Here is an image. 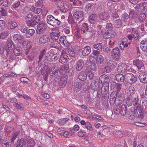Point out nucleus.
I'll return each mask as SVG.
<instances>
[{
  "mask_svg": "<svg viewBox=\"0 0 147 147\" xmlns=\"http://www.w3.org/2000/svg\"><path fill=\"white\" fill-rule=\"evenodd\" d=\"M97 16L96 14H92L89 17V21L91 24L94 23L97 20Z\"/></svg>",
  "mask_w": 147,
  "mask_h": 147,
  "instance_id": "c9c22d12",
  "label": "nucleus"
},
{
  "mask_svg": "<svg viewBox=\"0 0 147 147\" xmlns=\"http://www.w3.org/2000/svg\"><path fill=\"white\" fill-rule=\"evenodd\" d=\"M30 10L36 14H39L42 11V9L41 8H38L34 6H32L30 8Z\"/></svg>",
  "mask_w": 147,
  "mask_h": 147,
  "instance_id": "e433bc0d",
  "label": "nucleus"
},
{
  "mask_svg": "<svg viewBox=\"0 0 147 147\" xmlns=\"http://www.w3.org/2000/svg\"><path fill=\"white\" fill-rule=\"evenodd\" d=\"M99 17L100 18L104 20L108 19L109 17V14L107 12H102L100 14Z\"/></svg>",
  "mask_w": 147,
  "mask_h": 147,
  "instance_id": "393cba45",
  "label": "nucleus"
},
{
  "mask_svg": "<svg viewBox=\"0 0 147 147\" xmlns=\"http://www.w3.org/2000/svg\"><path fill=\"white\" fill-rule=\"evenodd\" d=\"M7 45L6 47V50L7 52H11L13 51L14 48L13 42L10 39H8L7 42Z\"/></svg>",
  "mask_w": 147,
  "mask_h": 147,
  "instance_id": "f8f14e48",
  "label": "nucleus"
},
{
  "mask_svg": "<svg viewBox=\"0 0 147 147\" xmlns=\"http://www.w3.org/2000/svg\"><path fill=\"white\" fill-rule=\"evenodd\" d=\"M124 95L122 94L119 93L117 95L115 91L112 92L110 96V103L111 105L114 104L116 106L120 105L124 101Z\"/></svg>",
  "mask_w": 147,
  "mask_h": 147,
  "instance_id": "f257e3e1",
  "label": "nucleus"
},
{
  "mask_svg": "<svg viewBox=\"0 0 147 147\" xmlns=\"http://www.w3.org/2000/svg\"><path fill=\"white\" fill-rule=\"evenodd\" d=\"M73 88L76 92H78L82 87V85L81 83L78 82H74L73 85Z\"/></svg>",
  "mask_w": 147,
  "mask_h": 147,
  "instance_id": "4be33fe9",
  "label": "nucleus"
},
{
  "mask_svg": "<svg viewBox=\"0 0 147 147\" xmlns=\"http://www.w3.org/2000/svg\"><path fill=\"white\" fill-rule=\"evenodd\" d=\"M95 31L93 28L90 26H87L85 32H84V35L85 36H90L94 34Z\"/></svg>",
  "mask_w": 147,
  "mask_h": 147,
  "instance_id": "ddd939ff",
  "label": "nucleus"
},
{
  "mask_svg": "<svg viewBox=\"0 0 147 147\" xmlns=\"http://www.w3.org/2000/svg\"><path fill=\"white\" fill-rule=\"evenodd\" d=\"M60 46V44L55 40L51 43L50 45L51 48L53 47L57 49H59Z\"/></svg>",
  "mask_w": 147,
  "mask_h": 147,
  "instance_id": "f704fd0d",
  "label": "nucleus"
},
{
  "mask_svg": "<svg viewBox=\"0 0 147 147\" xmlns=\"http://www.w3.org/2000/svg\"><path fill=\"white\" fill-rule=\"evenodd\" d=\"M35 32V30L33 29H29L27 32L26 37L30 38L32 36Z\"/></svg>",
  "mask_w": 147,
  "mask_h": 147,
  "instance_id": "79ce46f5",
  "label": "nucleus"
},
{
  "mask_svg": "<svg viewBox=\"0 0 147 147\" xmlns=\"http://www.w3.org/2000/svg\"><path fill=\"white\" fill-rule=\"evenodd\" d=\"M146 15L144 13H141L140 14L139 18V20L141 21H143L146 19Z\"/></svg>",
  "mask_w": 147,
  "mask_h": 147,
  "instance_id": "e2e57ef3",
  "label": "nucleus"
},
{
  "mask_svg": "<svg viewBox=\"0 0 147 147\" xmlns=\"http://www.w3.org/2000/svg\"><path fill=\"white\" fill-rule=\"evenodd\" d=\"M126 64L119 63L117 68V70L118 72H121L123 73L125 72Z\"/></svg>",
  "mask_w": 147,
  "mask_h": 147,
  "instance_id": "a211bd4d",
  "label": "nucleus"
},
{
  "mask_svg": "<svg viewBox=\"0 0 147 147\" xmlns=\"http://www.w3.org/2000/svg\"><path fill=\"white\" fill-rule=\"evenodd\" d=\"M9 33L8 31L4 30L2 32L0 35V38L4 39L6 38L9 35Z\"/></svg>",
  "mask_w": 147,
  "mask_h": 147,
  "instance_id": "ea45409f",
  "label": "nucleus"
},
{
  "mask_svg": "<svg viewBox=\"0 0 147 147\" xmlns=\"http://www.w3.org/2000/svg\"><path fill=\"white\" fill-rule=\"evenodd\" d=\"M120 51L118 47L113 48L111 51L112 57L116 61H118L121 56Z\"/></svg>",
  "mask_w": 147,
  "mask_h": 147,
  "instance_id": "423d86ee",
  "label": "nucleus"
},
{
  "mask_svg": "<svg viewBox=\"0 0 147 147\" xmlns=\"http://www.w3.org/2000/svg\"><path fill=\"white\" fill-rule=\"evenodd\" d=\"M46 50L45 49H43L40 52V55L39 56V60H38V63H39L42 60V58L44 56L45 53H46Z\"/></svg>",
  "mask_w": 147,
  "mask_h": 147,
  "instance_id": "5fc2aeb1",
  "label": "nucleus"
},
{
  "mask_svg": "<svg viewBox=\"0 0 147 147\" xmlns=\"http://www.w3.org/2000/svg\"><path fill=\"white\" fill-rule=\"evenodd\" d=\"M136 16V13L134 10H131L130 11L129 13V16L131 18H133Z\"/></svg>",
  "mask_w": 147,
  "mask_h": 147,
  "instance_id": "69168bd1",
  "label": "nucleus"
},
{
  "mask_svg": "<svg viewBox=\"0 0 147 147\" xmlns=\"http://www.w3.org/2000/svg\"><path fill=\"white\" fill-rule=\"evenodd\" d=\"M135 89L134 87L131 86H129L127 89V93L128 96H132L135 93Z\"/></svg>",
  "mask_w": 147,
  "mask_h": 147,
  "instance_id": "473e14b6",
  "label": "nucleus"
},
{
  "mask_svg": "<svg viewBox=\"0 0 147 147\" xmlns=\"http://www.w3.org/2000/svg\"><path fill=\"white\" fill-rule=\"evenodd\" d=\"M140 48L143 51H146L147 50V40L146 39L142 40L140 44Z\"/></svg>",
  "mask_w": 147,
  "mask_h": 147,
  "instance_id": "b1692460",
  "label": "nucleus"
},
{
  "mask_svg": "<svg viewBox=\"0 0 147 147\" xmlns=\"http://www.w3.org/2000/svg\"><path fill=\"white\" fill-rule=\"evenodd\" d=\"M42 10L41 12L42 15L43 16L45 17L48 12V9L43 5L42 6Z\"/></svg>",
  "mask_w": 147,
  "mask_h": 147,
  "instance_id": "37998d69",
  "label": "nucleus"
},
{
  "mask_svg": "<svg viewBox=\"0 0 147 147\" xmlns=\"http://www.w3.org/2000/svg\"><path fill=\"white\" fill-rule=\"evenodd\" d=\"M35 144V142L32 140H29L27 144L28 147H33Z\"/></svg>",
  "mask_w": 147,
  "mask_h": 147,
  "instance_id": "de8ad7c7",
  "label": "nucleus"
},
{
  "mask_svg": "<svg viewBox=\"0 0 147 147\" xmlns=\"http://www.w3.org/2000/svg\"><path fill=\"white\" fill-rule=\"evenodd\" d=\"M13 51L14 54L16 56L19 55L21 53V51L19 48L15 49L13 50Z\"/></svg>",
  "mask_w": 147,
  "mask_h": 147,
  "instance_id": "680f3d73",
  "label": "nucleus"
},
{
  "mask_svg": "<svg viewBox=\"0 0 147 147\" xmlns=\"http://www.w3.org/2000/svg\"><path fill=\"white\" fill-rule=\"evenodd\" d=\"M84 13L82 11H77L74 12L73 16L75 18L76 20H80L83 17Z\"/></svg>",
  "mask_w": 147,
  "mask_h": 147,
  "instance_id": "2eb2a0df",
  "label": "nucleus"
},
{
  "mask_svg": "<svg viewBox=\"0 0 147 147\" xmlns=\"http://www.w3.org/2000/svg\"><path fill=\"white\" fill-rule=\"evenodd\" d=\"M134 64L136 65L139 69H140L141 68H143L144 65L142 61L139 60L138 59L134 61Z\"/></svg>",
  "mask_w": 147,
  "mask_h": 147,
  "instance_id": "6ab92c4d",
  "label": "nucleus"
},
{
  "mask_svg": "<svg viewBox=\"0 0 147 147\" xmlns=\"http://www.w3.org/2000/svg\"><path fill=\"white\" fill-rule=\"evenodd\" d=\"M129 16L127 13H125L122 15V20L125 22L128 18Z\"/></svg>",
  "mask_w": 147,
  "mask_h": 147,
  "instance_id": "774afa93",
  "label": "nucleus"
},
{
  "mask_svg": "<svg viewBox=\"0 0 147 147\" xmlns=\"http://www.w3.org/2000/svg\"><path fill=\"white\" fill-rule=\"evenodd\" d=\"M82 3V1L81 0H77L75 2L73 3L72 5L76 6V7L77 8L80 6Z\"/></svg>",
  "mask_w": 147,
  "mask_h": 147,
  "instance_id": "c03bdc74",
  "label": "nucleus"
},
{
  "mask_svg": "<svg viewBox=\"0 0 147 147\" xmlns=\"http://www.w3.org/2000/svg\"><path fill=\"white\" fill-rule=\"evenodd\" d=\"M0 13H1L0 16L5 17L7 15V12L5 9L3 7H1L0 10Z\"/></svg>",
  "mask_w": 147,
  "mask_h": 147,
  "instance_id": "603ef678",
  "label": "nucleus"
},
{
  "mask_svg": "<svg viewBox=\"0 0 147 147\" xmlns=\"http://www.w3.org/2000/svg\"><path fill=\"white\" fill-rule=\"evenodd\" d=\"M99 81H100L102 84H108L110 81L109 77L107 75L103 74L100 76L99 79H98Z\"/></svg>",
  "mask_w": 147,
  "mask_h": 147,
  "instance_id": "9b49d317",
  "label": "nucleus"
},
{
  "mask_svg": "<svg viewBox=\"0 0 147 147\" xmlns=\"http://www.w3.org/2000/svg\"><path fill=\"white\" fill-rule=\"evenodd\" d=\"M15 106L16 109H19L21 111L23 110V105L21 103L18 102L15 103Z\"/></svg>",
  "mask_w": 147,
  "mask_h": 147,
  "instance_id": "3c124183",
  "label": "nucleus"
},
{
  "mask_svg": "<svg viewBox=\"0 0 147 147\" xmlns=\"http://www.w3.org/2000/svg\"><path fill=\"white\" fill-rule=\"evenodd\" d=\"M69 69V65L67 64H63L61 65L60 69L59 72L63 74V72L66 73L68 71Z\"/></svg>",
  "mask_w": 147,
  "mask_h": 147,
  "instance_id": "bb28decb",
  "label": "nucleus"
},
{
  "mask_svg": "<svg viewBox=\"0 0 147 147\" xmlns=\"http://www.w3.org/2000/svg\"><path fill=\"white\" fill-rule=\"evenodd\" d=\"M14 41L17 43L21 44L24 40V38L19 34H14L13 36Z\"/></svg>",
  "mask_w": 147,
  "mask_h": 147,
  "instance_id": "4468645a",
  "label": "nucleus"
},
{
  "mask_svg": "<svg viewBox=\"0 0 147 147\" xmlns=\"http://www.w3.org/2000/svg\"><path fill=\"white\" fill-rule=\"evenodd\" d=\"M20 132L18 130H15L13 131L11 136V142H13L16 138H18V136L20 134Z\"/></svg>",
  "mask_w": 147,
  "mask_h": 147,
  "instance_id": "c85d7f7f",
  "label": "nucleus"
},
{
  "mask_svg": "<svg viewBox=\"0 0 147 147\" xmlns=\"http://www.w3.org/2000/svg\"><path fill=\"white\" fill-rule=\"evenodd\" d=\"M104 59L103 57L100 55L98 56L96 59V63L98 64H102L104 62Z\"/></svg>",
  "mask_w": 147,
  "mask_h": 147,
  "instance_id": "58836bf2",
  "label": "nucleus"
},
{
  "mask_svg": "<svg viewBox=\"0 0 147 147\" xmlns=\"http://www.w3.org/2000/svg\"><path fill=\"white\" fill-rule=\"evenodd\" d=\"M59 66L58 65H54L51 68H50V69H51L54 71V72L57 73L59 70Z\"/></svg>",
  "mask_w": 147,
  "mask_h": 147,
  "instance_id": "49530a36",
  "label": "nucleus"
},
{
  "mask_svg": "<svg viewBox=\"0 0 147 147\" xmlns=\"http://www.w3.org/2000/svg\"><path fill=\"white\" fill-rule=\"evenodd\" d=\"M133 39L135 41H138L139 39L140 38V33L138 31L135 34H133Z\"/></svg>",
  "mask_w": 147,
  "mask_h": 147,
  "instance_id": "864d4df0",
  "label": "nucleus"
},
{
  "mask_svg": "<svg viewBox=\"0 0 147 147\" xmlns=\"http://www.w3.org/2000/svg\"><path fill=\"white\" fill-rule=\"evenodd\" d=\"M67 54L72 57H74L76 55V53L72 47L67 48Z\"/></svg>",
  "mask_w": 147,
  "mask_h": 147,
  "instance_id": "72a5a7b5",
  "label": "nucleus"
},
{
  "mask_svg": "<svg viewBox=\"0 0 147 147\" xmlns=\"http://www.w3.org/2000/svg\"><path fill=\"white\" fill-rule=\"evenodd\" d=\"M106 26V28L108 29H111L113 28L112 24L110 23L109 21H108L107 22Z\"/></svg>",
  "mask_w": 147,
  "mask_h": 147,
  "instance_id": "0e129e2a",
  "label": "nucleus"
},
{
  "mask_svg": "<svg viewBox=\"0 0 147 147\" xmlns=\"http://www.w3.org/2000/svg\"><path fill=\"white\" fill-rule=\"evenodd\" d=\"M102 43H100L95 44L93 45V47L95 49L100 51L102 50Z\"/></svg>",
  "mask_w": 147,
  "mask_h": 147,
  "instance_id": "a19ab883",
  "label": "nucleus"
},
{
  "mask_svg": "<svg viewBox=\"0 0 147 147\" xmlns=\"http://www.w3.org/2000/svg\"><path fill=\"white\" fill-rule=\"evenodd\" d=\"M138 96L136 95L133 98L132 96H128L126 98V103L128 107H130L133 105L134 106L136 103H137L138 102Z\"/></svg>",
  "mask_w": 147,
  "mask_h": 147,
  "instance_id": "20e7f679",
  "label": "nucleus"
},
{
  "mask_svg": "<svg viewBox=\"0 0 147 147\" xmlns=\"http://www.w3.org/2000/svg\"><path fill=\"white\" fill-rule=\"evenodd\" d=\"M87 26V24L86 23H85L84 24H83L81 27V32L84 35V32H85L86 31V30Z\"/></svg>",
  "mask_w": 147,
  "mask_h": 147,
  "instance_id": "4d7b16f0",
  "label": "nucleus"
},
{
  "mask_svg": "<svg viewBox=\"0 0 147 147\" xmlns=\"http://www.w3.org/2000/svg\"><path fill=\"white\" fill-rule=\"evenodd\" d=\"M8 27L10 29H14L18 26V24L17 23L13 21L10 20L8 21Z\"/></svg>",
  "mask_w": 147,
  "mask_h": 147,
  "instance_id": "cd10ccee",
  "label": "nucleus"
},
{
  "mask_svg": "<svg viewBox=\"0 0 147 147\" xmlns=\"http://www.w3.org/2000/svg\"><path fill=\"white\" fill-rule=\"evenodd\" d=\"M96 65L94 63H90L88 65V68L93 70H94L96 69Z\"/></svg>",
  "mask_w": 147,
  "mask_h": 147,
  "instance_id": "338daca9",
  "label": "nucleus"
},
{
  "mask_svg": "<svg viewBox=\"0 0 147 147\" xmlns=\"http://www.w3.org/2000/svg\"><path fill=\"white\" fill-rule=\"evenodd\" d=\"M94 81L92 82L90 85V88L92 90H97L99 87V81L97 77H94Z\"/></svg>",
  "mask_w": 147,
  "mask_h": 147,
  "instance_id": "1a4fd4ad",
  "label": "nucleus"
},
{
  "mask_svg": "<svg viewBox=\"0 0 147 147\" xmlns=\"http://www.w3.org/2000/svg\"><path fill=\"white\" fill-rule=\"evenodd\" d=\"M26 144L25 140L22 138L18 140L17 142V146L16 147H22Z\"/></svg>",
  "mask_w": 147,
  "mask_h": 147,
  "instance_id": "2f4dec72",
  "label": "nucleus"
},
{
  "mask_svg": "<svg viewBox=\"0 0 147 147\" xmlns=\"http://www.w3.org/2000/svg\"><path fill=\"white\" fill-rule=\"evenodd\" d=\"M60 36V33L58 31L57 32H51L50 34V37L52 40H56L59 38Z\"/></svg>",
  "mask_w": 147,
  "mask_h": 147,
  "instance_id": "a878e982",
  "label": "nucleus"
},
{
  "mask_svg": "<svg viewBox=\"0 0 147 147\" xmlns=\"http://www.w3.org/2000/svg\"><path fill=\"white\" fill-rule=\"evenodd\" d=\"M91 52L90 47L86 46L84 47L82 50V54L84 56H86L88 55Z\"/></svg>",
  "mask_w": 147,
  "mask_h": 147,
  "instance_id": "dca6fc26",
  "label": "nucleus"
},
{
  "mask_svg": "<svg viewBox=\"0 0 147 147\" xmlns=\"http://www.w3.org/2000/svg\"><path fill=\"white\" fill-rule=\"evenodd\" d=\"M84 65L83 60L80 59L78 60L76 63V69L77 70L79 71L81 70L83 68Z\"/></svg>",
  "mask_w": 147,
  "mask_h": 147,
  "instance_id": "aec40b11",
  "label": "nucleus"
},
{
  "mask_svg": "<svg viewBox=\"0 0 147 147\" xmlns=\"http://www.w3.org/2000/svg\"><path fill=\"white\" fill-rule=\"evenodd\" d=\"M47 28L46 23L40 22L37 26L36 32L38 34H40L45 32Z\"/></svg>",
  "mask_w": 147,
  "mask_h": 147,
  "instance_id": "39448f33",
  "label": "nucleus"
},
{
  "mask_svg": "<svg viewBox=\"0 0 147 147\" xmlns=\"http://www.w3.org/2000/svg\"><path fill=\"white\" fill-rule=\"evenodd\" d=\"M92 119H99L101 121H102L104 120L103 118L102 117L96 114H94V115L92 116Z\"/></svg>",
  "mask_w": 147,
  "mask_h": 147,
  "instance_id": "052dcab7",
  "label": "nucleus"
},
{
  "mask_svg": "<svg viewBox=\"0 0 147 147\" xmlns=\"http://www.w3.org/2000/svg\"><path fill=\"white\" fill-rule=\"evenodd\" d=\"M127 32H129L130 33H132V34H135L137 32H138V31L135 28H129L127 29Z\"/></svg>",
  "mask_w": 147,
  "mask_h": 147,
  "instance_id": "13d9d810",
  "label": "nucleus"
},
{
  "mask_svg": "<svg viewBox=\"0 0 147 147\" xmlns=\"http://www.w3.org/2000/svg\"><path fill=\"white\" fill-rule=\"evenodd\" d=\"M87 76V74L84 71L80 72L78 74V77L79 79L82 81L86 80Z\"/></svg>",
  "mask_w": 147,
  "mask_h": 147,
  "instance_id": "c756f323",
  "label": "nucleus"
},
{
  "mask_svg": "<svg viewBox=\"0 0 147 147\" xmlns=\"http://www.w3.org/2000/svg\"><path fill=\"white\" fill-rule=\"evenodd\" d=\"M140 81L143 83H147V74L144 73L140 74L138 77Z\"/></svg>",
  "mask_w": 147,
  "mask_h": 147,
  "instance_id": "f3484780",
  "label": "nucleus"
},
{
  "mask_svg": "<svg viewBox=\"0 0 147 147\" xmlns=\"http://www.w3.org/2000/svg\"><path fill=\"white\" fill-rule=\"evenodd\" d=\"M94 5L93 3H88L85 7V9L86 11H90L92 9V8Z\"/></svg>",
  "mask_w": 147,
  "mask_h": 147,
  "instance_id": "6e6d98bb",
  "label": "nucleus"
},
{
  "mask_svg": "<svg viewBox=\"0 0 147 147\" xmlns=\"http://www.w3.org/2000/svg\"><path fill=\"white\" fill-rule=\"evenodd\" d=\"M50 40V36L46 35H43L39 38V42L41 44L44 45L49 42Z\"/></svg>",
  "mask_w": 147,
  "mask_h": 147,
  "instance_id": "9d476101",
  "label": "nucleus"
},
{
  "mask_svg": "<svg viewBox=\"0 0 147 147\" xmlns=\"http://www.w3.org/2000/svg\"><path fill=\"white\" fill-rule=\"evenodd\" d=\"M26 23L28 26H33L36 25L40 21L39 15H34L32 13L28 14L25 18Z\"/></svg>",
  "mask_w": 147,
  "mask_h": 147,
  "instance_id": "f03ea898",
  "label": "nucleus"
},
{
  "mask_svg": "<svg viewBox=\"0 0 147 147\" xmlns=\"http://www.w3.org/2000/svg\"><path fill=\"white\" fill-rule=\"evenodd\" d=\"M137 78L132 74L127 73L125 74V81L129 84L135 83L137 80Z\"/></svg>",
  "mask_w": 147,
  "mask_h": 147,
  "instance_id": "0eeeda50",
  "label": "nucleus"
},
{
  "mask_svg": "<svg viewBox=\"0 0 147 147\" xmlns=\"http://www.w3.org/2000/svg\"><path fill=\"white\" fill-rule=\"evenodd\" d=\"M116 64V62L115 61L109 60L107 62V65L111 67L112 65H113V66H115Z\"/></svg>",
  "mask_w": 147,
  "mask_h": 147,
  "instance_id": "bf43d9fd",
  "label": "nucleus"
},
{
  "mask_svg": "<svg viewBox=\"0 0 147 147\" xmlns=\"http://www.w3.org/2000/svg\"><path fill=\"white\" fill-rule=\"evenodd\" d=\"M121 21L120 20L117 19L114 21V26L117 28H120L121 26Z\"/></svg>",
  "mask_w": 147,
  "mask_h": 147,
  "instance_id": "8fccbe9b",
  "label": "nucleus"
},
{
  "mask_svg": "<svg viewBox=\"0 0 147 147\" xmlns=\"http://www.w3.org/2000/svg\"><path fill=\"white\" fill-rule=\"evenodd\" d=\"M47 21L49 24L54 27L60 26L62 24L61 21L55 18L51 14L48 15L47 17Z\"/></svg>",
  "mask_w": 147,
  "mask_h": 147,
  "instance_id": "7ed1b4c3",
  "label": "nucleus"
},
{
  "mask_svg": "<svg viewBox=\"0 0 147 147\" xmlns=\"http://www.w3.org/2000/svg\"><path fill=\"white\" fill-rule=\"evenodd\" d=\"M107 131L106 129H103L97 132V135L100 138H103L106 135Z\"/></svg>",
  "mask_w": 147,
  "mask_h": 147,
  "instance_id": "4c0bfd02",
  "label": "nucleus"
},
{
  "mask_svg": "<svg viewBox=\"0 0 147 147\" xmlns=\"http://www.w3.org/2000/svg\"><path fill=\"white\" fill-rule=\"evenodd\" d=\"M139 98L138 97V102H137V103H136L137 104H134V106H136V111L139 114L138 116H139V115H141V118H142L144 117V116L143 115H141L142 111L141 109L142 107L141 105H140L139 103Z\"/></svg>",
  "mask_w": 147,
  "mask_h": 147,
  "instance_id": "412c9836",
  "label": "nucleus"
},
{
  "mask_svg": "<svg viewBox=\"0 0 147 147\" xmlns=\"http://www.w3.org/2000/svg\"><path fill=\"white\" fill-rule=\"evenodd\" d=\"M69 120V119L68 118L61 119L58 120V122L60 125H62L66 123Z\"/></svg>",
  "mask_w": 147,
  "mask_h": 147,
  "instance_id": "a18cd8bd",
  "label": "nucleus"
},
{
  "mask_svg": "<svg viewBox=\"0 0 147 147\" xmlns=\"http://www.w3.org/2000/svg\"><path fill=\"white\" fill-rule=\"evenodd\" d=\"M109 84H102L101 88V92L102 95H105V98L108 99L109 96Z\"/></svg>",
  "mask_w": 147,
  "mask_h": 147,
  "instance_id": "6e6552de",
  "label": "nucleus"
},
{
  "mask_svg": "<svg viewBox=\"0 0 147 147\" xmlns=\"http://www.w3.org/2000/svg\"><path fill=\"white\" fill-rule=\"evenodd\" d=\"M85 129H86L87 130L91 131L92 130V125L89 122H86L85 125L83 126Z\"/></svg>",
  "mask_w": 147,
  "mask_h": 147,
  "instance_id": "09e8293b",
  "label": "nucleus"
},
{
  "mask_svg": "<svg viewBox=\"0 0 147 147\" xmlns=\"http://www.w3.org/2000/svg\"><path fill=\"white\" fill-rule=\"evenodd\" d=\"M125 75L124 76L121 74H117L115 77V80L117 82H123L125 80Z\"/></svg>",
  "mask_w": 147,
  "mask_h": 147,
  "instance_id": "5701e85b",
  "label": "nucleus"
},
{
  "mask_svg": "<svg viewBox=\"0 0 147 147\" xmlns=\"http://www.w3.org/2000/svg\"><path fill=\"white\" fill-rule=\"evenodd\" d=\"M68 59V57L66 55H61L59 61L60 63L63 64L66 63Z\"/></svg>",
  "mask_w": 147,
  "mask_h": 147,
  "instance_id": "7c9ffc66",
  "label": "nucleus"
}]
</instances>
